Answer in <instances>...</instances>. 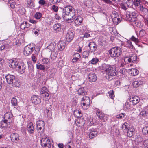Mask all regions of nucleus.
<instances>
[{"instance_id":"nucleus-59","label":"nucleus","mask_w":148,"mask_h":148,"mask_svg":"<svg viewBox=\"0 0 148 148\" xmlns=\"http://www.w3.org/2000/svg\"><path fill=\"white\" fill-rule=\"evenodd\" d=\"M145 34V31L142 30L139 32V35L140 36L142 37L144 36Z\"/></svg>"},{"instance_id":"nucleus-35","label":"nucleus","mask_w":148,"mask_h":148,"mask_svg":"<svg viewBox=\"0 0 148 148\" xmlns=\"http://www.w3.org/2000/svg\"><path fill=\"white\" fill-rule=\"evenodd\" d=\"M125 4L128 7H131L133 4V0H123Z\"/></svg>"},{"instance_id":"nucleus-17","label":"nucleus","mask_w":148,"mask_h":148,"mask_svg":"<svg viewBox=\"0 0 148 148\" xmlns=\"http://www.w3.org/2000/svg\"><path fill=\"white\" fill-rule=\"evenodd\" d=\"M115 15L116 16L113 14L112 15V18L114 23L116 25H117L121 22V18L118 16L117 14Z\"/></svg>"},{"instance_id":"nucleus-37","label":"nucleus","mask_w":148,"mask_h":148,"mask_svg":"<svg viewBox=\"0 0 148 148\" xmlns=\"http://www.w3.org/2000/svg\"><path fill=\"white\" fill-rule=\"evenodd\" d=\"M37 127V132L40 135V136H42L44 135V127H39L38 126V127L36 126Z\"/></svg>"},{"instance_id":"nucleus-16","label":"nucleus","mask_w":148,"mask_h":148,"mask_svg":"<svg viewBox=\"0 0 148 148\" xmlns=\"http://www.w3.org/2000/svg\"><path fill=\"white\" fill-rule=\"evenodd\" d=\"M130 100L134 104L136 105L139 102L140 99L138 96H132L130 97Z\"/></svg>"},{"instance_id":"nucleus-41","label":"nucleus","mask_w":148,"mask_h":148,"mask_svg":"<svg viewBox=\"0 0 148 148\" xmlns=\"http://www.w3.org/2000/svg\"><path fill=\"white\" fill-rule=\"evenodd\" d=\"M36 126L41 127H44L45 123L43 121L41 120H38L36 122Z\"/></svg>"},{"instance_id":"nucleus-43","label":"nucleus","mask_w":148,"mask_h":148,"mask_svg":"<svg viewBox=\"0 0 148 148\" xmlns=\"http://www.w3.org/2000/svg\"><path fill=\"white\" fill-rule=\"evenodd\" d=\"M134 129L132 128H129L127 131V135L129 137H131L133 136V133L134 132Z\"/></svg>"},{"instance_id":"nucleus-13","label":"nucleus","mask_w":148,"mask_h":148,"mask_svg":"<svg viewBox=\"0 0 148 148\" xmlns=\"http://www.w3.org/2000/svg\"><path fill=\"white\" fill-rule=\"evenodd\" d=\"M10 137L11 141L13 142L16 143L19 140V136L17 133H13L12 134Z\"/></svg>"},{"instance_id":"nucleus-49","label":"nucleus","mask_w":148,"mask_h":148,"mask_svg":"<svg viewBox=\"0 0 148 148\" xmlns=\"http://www.w3.org/2000/svg\"><path fill=\"white\" fill-rule=\"evenodd\" d=\"M130 58L131 61V62L135 63L137 59V57L135 55H133L131 56Z\"/></svg>"},{"instance_id":"nucleus-36","label":"nucleus","mask_w":148,"mask_h":148,"mask_svg":"<svg viewBox=\"0 0 148 148\" xmlns=\"http://www.w3.org/2000/svg\"><path fill=\"white\" fill-rule=\"evenodd\" d=\"M130 125L126 122H125L122 125V128L124 132L127 131L130 127Z\"/></svg>"},{"instance_id":"nucleus-22","label":"nucleus","mask_w":148,"mask_h":148,"mask_svg":"<svg viewBox=\"0 0 148 148\" xmlns=\"http://www.w3.org/2000/svg\"><path fill=\"white\" fill-rule=\"evenodd\" d=\"M88 46L89 47L90 50L91 52L95 51L97 48L96 45L94 42H90Z\"/></svg>"},{"instance_id":"nucleus-56","label":"nucleus","mask_w":148,"mask_h":148,"mask_svg":"<svg viewBox=\"0 0 148 148\" xmlns=\"http://www.w3.org/2000/svg\"><path fill=\"white\" fill-rule=\"evenodd\" d=\"M143 146L145 148H148V140H146L143 142Z\"/></svg>"},{"instance_id":"nucleus-45","label":"nucleus","mask_w":148,"mask_h":148,"mask_svg":"<svg viewBox=\"0 0 148 148\" xmlns=\"http://www.w3.org/2000/svg\"><path fill=\"white\" fill-rule=\"evenodd\" d=\"M65 65V63L64 61L63 60H59L57 65L58 67L61 68Z\"/></svg>"},{"instance_id":"nucleus-63","label":"nucleus","mask_w":148,"mask_h":148,"mask_svg":"<svg viewBox=\"0 0 148 148\" xmlns=\"http://www.w3.org/2000/svg\"><path fill=\"white\" fill-rule=\"evenodd\" d=\"M52 8L53 10L56 12L58 10V8L57 6H56L55 5H53L52 7Z\"/></svg>"},{"instance_id":"nucleus-64","label":"nucleus","mask_w":148,"mask_h":148,"mask_svg":"<svg viewBox=\"0 0 148 148\" xmlns=\"http://www.w3.org/2000/svg\"><path fill=\"white\" fill-rule=\"evenodd\" d=\"M38 3L41 5H43L46 3V2L44 0H40L39 1Z\"/></svg>"},{"instance_id":"nucleus-20","label":"nucleus","mask_w":148,"mask_h":148,"mask_svg":"<svg viewBox=\"0 0 148 148\" xmlns=\"http://www.w3.org/2000/svg\"><path fill=\"white\" fill-rule=\"evenodd\" d=\"M65 43L64 41H60L58 44V48L60 51H62L65 47Z\"/></svg>"},{"instance_id":"nucleus-40","label":"nucleus","mask_w":148,"mask_h":148,"mask_svg":"<svg viewBox=\"0 0 148 148\" xmlns=\"http://www.w3.org/2000/svg\"><path fill=\"white\" fill-rule=\"evenodd\" d=\"M96 122V120L95 119L92 117H90L88 120V123L90 126L94 125Z\"/></svg>"},{"instance_id":"nucleus-29","label":"nucleus","mask_w":148,"mask_h":148,"mask_svg":"<svg viewBox=\"0 0 148 148\" xmlns=\"http://www.w3.org/2000/svg\"><path fill=\"white\" fill-rule=\"evenodd\" d=\"M83 18L80 16H77L75 20V23L77 25H80L83 21Z\"/></svg>"},{"instance_id":"nucleus-48","label":"nucleus","mask_w":148,"mask_h":148,"mask_svg":"<svg viewBox=\"0 0 148 148\" xmlns=\"http://www.w3.org/2000/svg\"><path fill=\"white\" fill-rule=\"evenodd\" d=\"M57 54L54 51L52 52L51 53L50 58L53 60H55L57 57Z\"/></svg>"},{"instance_id":"nucleus-25","label":"nucleus","mask_w":148,"mask_h":148,"mask_svg":"<svg viewBox=\"0 0 148 148\" xmlns=\"http://www.w3.org/2000/svg\"><path fill=\"white\" fill-rule=\"evenodd\" d=\"M48 91L47 88L45 87H43L40 90V93L43 94L44 96L48 97L49 96Z\"/></svg>"},{"instance_id":"nucleus-50","label":"nucleus","mask_w":148,"mask_h":148,"mask_svg":"<svg viewBox=\"0 0 148 148\" xmlns=\"http://www.w3.org/2000/svg\"><path fill=\"white\" fill-rule=\"evenodd\" d=\"M42 16V14L39 12H36L34 15V17L36 19H39Z\"/></svg>"},{"instance_id":"nucleus-60","label":"nucleus","mask_w":148,"mask_h":148,"mask_svg":"<svg viewBox=\"0 0 148 148\" xmlns=\"http://www.w3.org/2000/svg\"><path fill=\"white\" fill-rule=\"evenodd\" d=\"M88 55V52L87 51H85L83 53V56L84 58H86Z\"/></svg>"},{"instance_id":"nucleus-54","label":"nucleus","mask_w":148,"mask_h":148,"mask_svg":"<svg viewBox=\"0 0 148 148\" xmlns=\"http://www.w3.org/2000/svg\"><path fill=\"white\" fill-rule=\"evenodd\" d=\"M42 62L44 64H48L49 63V60L47 58H44L42 59Z\"/></svg>"},{"instance_id":"nucleus-34","label":"nucleus","mask_w":148,"mask_h":148,"mask_svg":"<svg viewBox=\"0 0 148 148\" xmlns=\"http://www.w3.org/2000/svg\"><path fill=\"white\" fill-rule=\"evenodd\" d=\"M80 55L77 53H75L73 55V58L72 60V62L73 63L76 62L80 58Z\"/></svg>"},{"instance_id":"nucleus-38","label":"nucleus","mask_w":148,"mask_h":148,"mask_svg":"<svg viewBox=\"0 0 148 148\" xmlns=\"http://www.w3.org/2000/svg\"><path fill=\"white\" fill-rule=\"evenodd\" d=\"M131 107L132 106L130 103L128 102H126L125 104H124L123 109L126 110L130 109Z\"/></svg>"},{"instance_id":"nucleus-21","label":"nucleus","mask_w":148,"mask_h":148,"mask_svg":"<svg viewBox=\"0 0 148 148\" xmlns=\"http://www.w3.org/2000/svg\"><path fill=\"white\" fill-rule=\"evenodd\" d=\"M10 85L13 87H19L21 85L20 81L18 79L15 78L13 80L12 83H11Z\"/></svg>"},{"instance_id":"nucleus-4","label":"nucleus","mask_w":148,"mask_h":148,"mask_svg":"<svg viewBox=\"0 0 148 148\" xmlns=\"http://www.w3.org/2000/svg\"><path fill=\"white\" fill-rule=\"evenodd\" d=\"M126 16V20L131 22H135L137 21V14L135 11H127Z\"/></svg>"},{"instance_id":"nucleus-57","label":"nucleus","mask_w":148,"mask_h":148,"mask_svg":"<svg viewBox=\"0 0 148 148\" xmlns=\"http://www.w3.org/2000/svg\"><path fill=\"white\" fill-rule=\"evenodd\" d=\"M124 61L125 62H126V63H130L132 62L130 58V57H125L124 59Z\"/></svg>"},{"instance_id":"nucleus-11","label":"nucleus","mask_w":148,"mask_h":148,"mask_svg":"<svg viewBox=\"0 0 148 148\" xmlns=\"http://www.w3.org/2000/svg\"><path fill=\"white\" fill-rule=\"evenodd\" d=\"M74 36V33L71 30H68L66 35V40L68 42H70L73 38Z\"/></svg>"},{"instance_id":"nucleus-32","label":"nucleus","mask_w":148,"mask_h":148,"mask_svg":"<svg viewBox=\"0 0 148 148\" xmlns=\"http://www.w3.org/2000/svg\"><path fill=\"white\" fill-rule=\"evenodd\" d=\"M27 3L28 7L32 8L35 6L34 0H27Z\"/></svg>"},{"instance_id":"nucleus-24","label":"nucleus","mask_w":148,"mask_h":148,"mask_svg":"<svg viewBox=\"0 0 148 148\" xmlns=\"http://www.w3.org/2000/svg\"><path fill=\"white\" fill-rule=\"evenodd\" d=\"M128 72L132 75L134 76L137 75L139 71L136 69L132 68L128 70Z\"/></svg>"},{"instance_id":"nucleus-9","label":"nucleus","mask_w":148,"mask_h":148,"mask_svg":"<svg viewBox=\"0 0 148 148\" xmlns=\"http://www.w3.org/2000/svg\"><path fill=\"white\" fill-rule=\"evenodd\" d=\"M96 114L98 117L103 121L105 122L107 120V116L103 113L99 109L97 111Z\"/></svg>"},{"instance_id":"nucleus-46","label":"nucleus","mask_w":148,"mask_h":148,"mask_svg":"<svg viewBox=\"0 0 148 148\" xmlns=\"http://www.w3.org/2000/svg\"><path fill=\"white\" fill-rule=\"evenodd\" d=\"M36 68L37 69L41 70H43L45 69V66L44 65H42L40 63H38L36 65Z\"/></svg>"},{"instance_id":"nucleus-10","label":"nucleus","mask_w":148,"mask_h":148,"mask_svg":"<svg viewBox=\"0 0 148 148\" xmlns=\"http://www.w3.org/2000/svg\"><path fill=\"white\" fill-rule=\"evenodd\" d=\"M25 69L26 66L25 64L23 63H20L18 65L16 70L18 73L22 74L25 71Z\"/></svg>"},{"instance_id":"nucleus-2","label":"nucleus","mask_w":148,"mask_h":148,"mask_svg":"<svg viewBox=\"0 0 148 148\" xmlns=\"http://www.w3.org/2000/svg\"><path fill=\"white\" fill-rule=\"evenodd\" d=\"M101 70L103 72H105L108 76H115L116 75V68L114 65L111 66L108 64H103Z\"/></svg>"},{"instance_id":"nucleus-7","label":"nucleus","mask_w":148,"mask_h":148,"mask_svg":"<svg viewBox=\"0 0 148 148\" xmlns=\"http://www.w3.org/2000/svg\"><path fill=\"white\" fill-rule=\"evenodd\" d=\"M34 49V45L33 44L28 45L25 47L23 51V54L27 56L31 54L32 51Z\"/></svg>"},{"instance_id":"nucleus-14","label":"nucleus","mask_w":148,"mask_h":148,"mask_svg":"<svg viewBox=\"0 0 148 148\" xmlns=\"http://www.w3.org/2000/svg\"><path fill=\"white\" fill-rule=\"evenodd\" d=\"M32 102L35 104L36 105L41 102V99L37 96L33 95L31 98Z\"/></svg>"},{"instance_id":"nucleus-62","label":"nucleus","mask_w":148,"mask_h":148,"mask_svg":"<svg viewBox=\"0 0 148 148\" xmlns=\"http://www.w3.org/2000/svg\"><path fill=\"white\" fill-rule=\"evenodd\" d=\"M126 6L125 4L124 3H121L120 5V6L121 8L124 10H126L127 9Z\"/></svg>"},{"instance_id":"nucleus-55","label":"nucleus","mask_w":148,"mask_h":148,"mask_svg":"<svg viewBox=\"0 0 148 148\" xmlns=\"http://www.w3.org/2000/svg\"><path fill=\"white\" fill-rule=\"evenodd\" d=\"M132 40L134 42L136 43H138L139 42V40L138 38H136L134 36H132L131 38Z\"/></svg>"},{"instance_id":"nucleus-18","label":"nucleus","mask_w":148,"mask_h":148,"mask_svg":"<svg viewBox=\"0 0 148 148\" xmlns=\"http://www.w3.org/2000/svg\"><path fill=\"white\" fill-rule=\"evenodd\" d=\"M10 63L9 65V66L10 68L13 69H15L17 68L18 66V63L16 61H14L12 59H11L10 60Z\"/></svg>"},{"instance_id":"nucleus-42","label":"nucleus","mask_w":148,"mask_h":148,"mask_svg":"<svg viewBox=\"0 0 148 148\" xmlns=\"http://www.w3.org/2000/svg\"><path fill=\"white\" fill-rule=\"evenodd\" d=\"M143 140L142 137L139 135H137L135 138V141L138 144Z\"/></svg>"},{"instance_id":"nucleus-33","label":"nucleus","mask_w":148,"mask_h":148,"mask_svg":"<svg viewBox=\"0 0 148 148\" xmlns=\"http://www.w3.org/2000/svg\"><path fill=\"white\" fill-rule=\"evenodd\" d=\"M97 132L96 131H95V130L93 129L91 130L89 134V137L90 139H92L94 137L96 136L97 135Z\"/></svg>"},{"instance_id":"nucleus-3","label":"nucleus","mask_w":148,"mask_h":148,"mask_svg":"<svg viewBox=\"0 0 148 148\" xmlns=\"http://www.w3.org/2000/svg\"><path fill=\"white\" fill-rule=\"evenodd\" d=\"M40 140L41 146L43 147H47V148H51V146H53L52 140L45 134L40 136Z\"/></svg>"},{"instance_id":"nucleus-15","label":"nucleus","mask_w":148,"mask_h":148,"mask_svg":"<svg viewBox=\"0 0 148 148\" xmlns=\"http://www.w3.org/2000/svg\"><path fill=\"white\" fill-rule=\"evenodd\" d=\"M15 78V76L12 75L8 74L5 76L6 82L8 84L10 85L12 83Z\"/></svg>"},{"instance_id":"nucleus-26","label":"nucleus","mask_w":148,"mask_h":148,"mask_svg":"<svg viewBox=\"0 0 148 148\" xmlns=\"http://www.w3.org/2000/svg\"><path fill=\"white\" fill-rule=\"evenodd\" d=\"M86 88L84 87H81L77 90L78 94L79 95H85L86 93Z\"/></svg>"},{"instance_id":"nucleus-19","label":"nucleus","mask_w":148,"mask_h":148,"mask_svg":"<svg viewBox=\"0 0 148 148\" xmlns=\"http://www.w3.org/2000/svg\"><path fill=\"white\" fill-rule=\"evenodd\" d=\"M27 129L28 132L31 134L33 133L34 132V127L32 122L29 123L27 126Z\"/></svg>"},{"instance_id":"nucleus-12","label":"nucleus","mask_w":148,"mask_h":148,"mask_svg":"<svg viewBox=\"0 0 148 148\" xmlns=\"http://www.w3.org/2000/svg\"><path fill=\"white\" fill-rule=\"evenodd\" d=\"M13 115L10 112L6 113L4 115V120L7 121L9 123H10L12 122Z\"/></svg>"},{"instance_id":"nucleus-61","label":"nucleus","mask_w":148,"mask_h":148,"mask_svg":"<svg viewBox=\"0 0 148 148\" xmlns=\"http://www.w3.org/2000/svg\"><path fill=\"white\" fill-rule=\"evenodd\" d=\"M126 71V69H125L123 68L120 69L119 72L121 73L122 74H124L125 73Z\"/></svg>"},{"instance_id":"nucleus-58","label":"nucleus","mask_w":148,"mask_h":148,"mask_svg":"<svg viewBox=\"0 0 148 148\" xmlns=\"http://www.w3.org/2000/svg\"><path fill=\"white\" fill-rule=\"evenodd\" d=\"M125 114L123 113H121L119 115H117L116 116L117 118L121 119L124 117Z\"/></svg>"},{"instance_id":"nucleus-31","label":"nucleus","mask_w":148,"mask_h":148,"mask_svg":"<svg viewBox=\"0 0 148 148\" xmlns=\"http://www.w3.org/2000/svg\"><path fill=\"white\" fill-rule=\"evenodd\" d=\"M56 47V44L55 43H51L50 45L47 46V48L49 49L51 51L53 52L55 51V49Z\"/></svg>"},{"instance_id":"nucleus-39","label":"nucleus","mask_w":148,"mask_h":148,"mask_svg":"<svg viewBox=\"0 0 148 148\" xmlns=\"http://www.w3.org/2000/svg\"><path fill=\"white\" fill-rule=\"evenodd\" d=\"M142 84V82L140 80L135 81H134L132 85L135 88L138 87L140 85Z\"/></svg>"},{"instance_id":"nucleus-6","label":"nucleus","mask_w":148,"mask_h":148,"mask_svg":"<svg viewBox=\"0 0 148 148\" xmlns=\"http://www.w3.org/2000/svg\"><path fill=\"white\" fill-rule=\"evenodd\" d=\"M90 100L88 97H83L82 100V108L84 110L88 109L90 107Z\"/></svg>"},{"instance_id":"nucleus-30","label":"nucleus","mask_w":148,"mask_h":148,"mask_svg":"<svg viewBox=\"0 0 148 148\" xmlns=\"http://www.w3.org/2000/svg\"><path fill=\"white\" fill-rule=\"evenodd\" d=\"M73 114L76 117L80 118L82 116L81 111L79 110H75L74 111Z\"/></svg>"},{"instance_id":"nucleus-44","label":"nucleus","mask_w":148,"mask_h":148,"mask_svg":"<svg viewBox=\"0 0 148 148\" xmlns=\"http://www.w3.org/2000/svg\"><path fill=\"white\" fill-rule=\"evenodd\" d=\"M11 103L13 106H15L18 105L17 100L14 97H13L12 99L11 100Z\"/></svg>"},{"instance_id":"nucleus-1","label":"nucleus","mask_w":148,"mask_h":148,"mask_svg":"<svg viewBox=\"0 0 148 148\" xmlns=\"http://www.w3.org/2000/svg\"><path fill=\"white\" fill-rule=\"evenodd\" d=\"M75 13L74 8L71 6H66L63 10V17L64 20L72 22L75 18Z\"/></svg>"},{"instance_id":"nucleus-28","label":"nucleus","mask_w":148,"mask_h":148,"mask_svg":"<svg viewBox=\"0 0 148 148\" xmlns=\"http://www.w3.org/2000/svg\"><path fill=\"white\" fill-rule=\"evenodd\" d=\"M53 30L56 32H58L61 31L62 27L60 24L57 23L54 25L53 26Z\"/></svg>"},{"instance_id":"nucleus-8","label":"nucleus","mask_w":148,"mask_h":148,"mask_svg":"<svg viewBox=\"0 0 148 148\" xmlns=\"http://www.w3.org/2000/svg\"><path fill=\"white\" fill-rule=\"evenodd\" d=\"M140 0H134L133 4L137 9L144 12L145 13H147L148 12V10L146 8L143 7V6L140 4Z\"/></svg>"},{"instance_id":"nucleus-47","label":"nucleus","mask_w":148,"mask_h":148,"mask_svg":"<svg viewBox=\"0 0 148 148\" xmlns=\"http://www.w3.org/2000/svg\"><path fill=\"white\" fill-rule=\"evenodd\" d=\"M10 123H8L7 121L4 120L1 122V127L2 128L6 127H7Z\"/></svg>"},{"instance_id":"nucleus-51","label":"nucleus","mask_w":148,"mask_h":148,"mask_svg":"<svg viewBox=\"0 0 148 148\" xmlns=\"http://www.w3.org/2000/svg\"><path fill=\"white\" fill-rule=\"evenodd\" d=\"M108 93L110 97L112 99H114L115 97L114 91L113 90H110L109 92Z\"/></svg>"},{"instance_id":"nucleus-53","label":"nucleus","mask_w":148,"mask_h":148,"mask_svg":"<svg viewBox=\"0 0 148 148\" xmlns=\"http://www.w3.org/2000/svg\"><path fill=\"white\" fill-rule=\"evenodd\" d=\"M99 59L97 58H94L92 59L90 62L92 64H95L99 61Z\"/></svg>"},{"instance_id":"nucleus-23","label":"nucleus","mask_w":148,"mask_h":148,"mask_svg":"<svg viewBox=\"0 0 148 148\" xmlns=\"http://www.w3.org/2000/svg\"><path fill=\"white\" fill-rule=\"evenodd\" d=\"M89 81L90 82H95L97 80V77L95 73H90L88 76Z\"/></svg>"},{"instance_id":"nucleus-5","label":"nucleus","mask_w":148,"mask_h":148,"mask_svg":"<svg viewBox=\"0 0 148 148\" xmlns=\"http://www.w3.org/2000/svg\"><path fill=\"white\" fill-rule=\"evenodd\" d=\"M122 51L119 47L113 48L109 51V54L113 58L118 57L121 54Z\"/></svg>"},{"instance_id":"nucleus-52","label":"nucleus","mask_w":148,"mask_h":148,"mask_svg":"<svg viewBox=\"0 0 148 148\" xmlns=\"http://www.w3.org/2000/svg\"><path fill=\"white\" fill-rule=\"evenodd\" d=\"M143 133L144 135L148 134V127H143L142 130Z\"/></svg>"},{"instance_id":"nucleus-27","label":"nucleus","mask_w":148,"mask_h":148,"mask_svg":"<svg viewBox=\"0 0 148 148\" xmlns=\"http://www.w3.org/2000/svg\"><path fill=\"white\" fill-rule=\"evenodd\" d=\"M30 26V24L27 22H23L20 25V28L22 29H25Z\"/></svg>"}]
</instances>
